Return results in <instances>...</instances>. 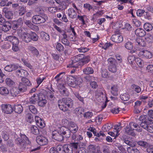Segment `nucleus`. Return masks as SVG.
I'll use <instances>...</instances> for the list:
<instances>
[{
  "label": "nucleus",
  "mask_w": 153,
  "mask_h": 153,
  "mask_svg": "<svg viewBox=\"0 0 153 153\" xmlns=\"http://www.w3.org/2000/svg\"><path fill=\"white\" fill-rule=\"evenodd\" d=\"M108 62L109 64V65H116L117 63L116 60L113 57H110L108 58Z\"/></svg>",
  "instance_id": "3c124183"
},
{
  "label": "nucleus",
  "mask_w": 153,
  "mask_h": 153,
  "mask_svg": "<svg viewBox=\"0 0 153 153\" xmlns=\"http://www.w3.org/2000/svg\"><path fill=\"white\" fill-rule=\"evenodd\" d=\"M135 57L132 55H130L128 57V62L132 64L134 60L135 61Z\"/></svg>",
  "instance_id": "69168bd1"
},
{
  "label": "nucleus",
  "mask_w": 153,
  "mask_h": 153,
  "mask_svg": "<svg viewBox=\"0 0 153 153\" xmlns=\"http://www.w3.org/2000/svg\"><path fill=\"white\" fill-rule=\"evenodd\" d=\"M29 109L31 112L33 114H36L37 113V111L34 106L32 105H30Z\"/></svg>",
  "instance_id": "052dcab7"
},
{
  "label": "nucleus",
  "mask_w": 153,
  "mask_h": 153,
  "mask_svg": "<svg viewBox=\"0 0 153 153\" xmlns=\"http://www.w3.org/2000/svg\"><path fill=\"white\" fill-rule=\"evenodd\" d=\"M56 48L59 51H61L63 50L64 48L61 44L59 43H58L56 46Z\"/></svg>",
  "instance_id": "e2e57ef3"
},
{
  "label": "nucleus",
  "mask_w": 153,
  "mask_h": 153,
  "mask_svg": "<svg viewBox=\"0 0 153 153\" xmlns=\"http://www.w3.org/2000/svg\"><path fill=\"white\" fill-rule=\"evenodd\" d=\"M45 76H40L36 79L37 84L38 85H39L45 79Z\"/></svg>",
  "instance_id": "13d9d810"
},
{
  "label": "nucleus",
  "mask_w": 153,
  "mask_h": 153,
  "mask_svg": "<svg viewBox=\"0 0 153 153\" xmlns=\"http://www.w3.org/2000/svg\"><path fill=\"white\" fill-rule=\"evenodd\" d=\"M5 83L7 86L11 87L14 86L15 83L13 80L9 77H7L5 79Z\"/></svg>",
  "instance_id": "c85d7f7f"
},
{
  "label": "nucleus",
  "mask_w": 153,
  "mask_h": 153,
  "mask_svg": "<svg viewBox=\"0 0 153 153\" xmlns=\"http://www.w3.org/2000/svg\"><path fill=\"white\" fill-rule=\"evenodd\" d=\"M83 56V54H79L76 56L73 57L71 59V64L68 67H69L77 68L78 66L77 62L81 61V56Z\"/></svg>",
  "instance_id": "f8f14e48"
},
{
  "label": "nucleus",
  "mask_w": 153,
  "mask_h": 153,
  "mask_svg": "<svg viewBox=\"0 0 153 153\" xmlns=\"http://www.w3.org/2000/svg\"><path fill=\"white\" fill-rule=\"evenodd\" d=\"M19 68V66L18 65L13 64L7 65L4 69L6 71L11 72L17 70Z\"/></svg>",
  "instance_id": "412c9836"
},
{
  "label": "nucleus",
  "mask_w": 153,
  "mask_h": 153,
  "mask_svg": "<svg viewBox=\"0 0 153 153\" xmlns=\"http://www.w3.org/2000/svg\"><path fill=\"white\" fill-rule=\"evenodd\" d=\"M125 47L128 50H131L133 48V46L131 42H128L125 43Z\"/></svg>",
  "instance_id": "5fc2aeb1"
},
{
  "label": "nucleus",
  "mask_w": 153,
  "mask_h": 153,
  "mask_svg": "<svg viewBox=\"0 0 153 153\" xmlns=\"http://www.w3.org/2000/svg\"><path fill=\"white\" fill-rule=\"evenodd\" d=\"M15 143L20 148L21 151H23L25 149L26 144L30 145V142L29 140L25 134L20 133V138H16Z\"/></svg>",
  "instance_id": "7ed1b4c3"
},
{
  "label": "nucleus",
  "mask_w": 153,
  "mask_h": 153,
  "mask_svg": "<svg viewBox=\"0 0 153 153\" xmlns=\"http://www.w3.org/2000/svg\"><path fill=\"white\" fill-rule=\"evenodd\" d=\"M71 138L72 140L74 141H80L83 139V137L79 134L76 135L73 134Z\"/></svg>",
  "instance_id": "58836bf2"
},
{
  "label": "nucleus",
  "mask_w": 153,
  "mask_h": 153,
  "mask_svg": "<svg viewBox=\"0 0 153 153\" xmlns=\"http://www.w3.org/2000/svg\"><path fill=\"white\" fill-rule=\"evenodd\" d=\"M81 61L84 64H85L88 63L90 60V57L88 56H84L83 54V56H81Z\"/></svg>",
  "instance_id": "a19ab883"
},
{
  "label": "nucleus",
  "mask_w": 153,
  "mask_h": 153,
  "mask_svg": "<svg viewBox=\"0 0 153 153\" xmlns=\"http://www.w3.org/2000/svg\"><path fill=\"white\" fill-rule=\"evenodd\" d=\"M135 33L137 36L140 37H142L145 35L146 33L143 29L138 28L135 30Z\"/></svg>",
  "instance_id": "393cba45"
},
{
  "label": "nucleus",
  "mask_w": 153,
  "mask_h": 153,
  "mask_svg": "<svg viewBox=\"0 0 153 153\" xmlns=\"http://www.w3.org/2000/svg\"><path fill=\"white\" fill-rule=\"evenodd\" d=\"M82 82V79L76 76H70L68 79L67 83L69 86L73 88L81 84Z\"/></svg>",
  "instance_id": "20e7f679"
},
{
  "label": "nucleus",
  "mask_w": 153,
  "mask_h": 153,
  "mask_svg": "<svg viewBox=\"0 0 153 153\" xmlns=\"http://www.w3.org/2000/svg\"><path fill=\"white\" fill-rule=\"evenodd\" d=\"M66 134L65 137L68 138L70 136V131L68 130L66 128L62 127L58 130L53 131L52 136L56 140L59 141H62L64 139L63 135Z\"/></svg>",
  "instance_id": "f257e3e1"
},
{
  "label": "nucleus",
  "mask_w": 153,
  "mask_h": 153,
  "mask_svg": "<svg viewBox=\"0 0 153 153\" xmlns=\"http://www.w3.org/2000/svg\"><path fill=\"white\" fill-rule=\"evenodd\" d=\"M47 103V100L45 98H43L39 96V98L38 101V105L39 106L44 107Z\"/></svg>",
  "instance_id": "72a5a7b5"
},
{
  "label": "nucleus",
  "mask_w": 153,
  "mask_h": 153,
  "mask_svg": "<svg viewBox=\"0 0 153 153\" xmlns=\"http://www.w3.org/2000/svg\"><path fill=\"white\" fill-rule=\"evenodd\" d=\"M133 123L136 125V127H134L135 130L138 132H140L142 131V128H143L144 129L146 130L149 132L150 133L153 132V128L151 126V125L148 124V122H142L140 124V126L137 123L133 122Z\"/></svg>",
  "instance_id": "39448f33"
},
{
  "label": "nucleus",
  "mask_w": 153,
  "mask_h": 153,
  "mask_svg": "<svg viewBox=\"0 0 153 153\" xmlns=\"http://www.w3.org/2000/svg\"><path fill=\"white\" fill-rule=\"evenodd\" d=\"M5 16L8 19H11L13 17V14L12 11H8L5 14Z\"/></svg>",
  "instance_id": "6e6d98bb"
},
{
  "label": "nucleus",
  "mask_w": 153,
  "mask_h": 153,
  "mask_svg": "<svg viewBox=\"0 0 153 153\" xmlns=\"http://www.w3.org/2000/svg\"><path fill=\"white\" fill-rule=\"evenodd\" d=\"M1 108L2 112L6 114H10L13 111V106L9 104H2Z\"/></svg>",
  "instance_id": "ddd939ff"
},
{
  "label": "nucleus",
  "mask_w": 153,
  "mask_h": 153,
  "mask_svg": "<svg viewBox=\"0 0 153 153\" xmlns=\"http://www.w3.org/2000/svg\"><path fill=\"white\" fill-rule=\"evenodd\" d=\"M4 40L11 42L12 45L19 44V41L17 37L13 36H9L6 37Z\"/></svg>",
  "instance_id": "f3484780"
},
{
  "label": "nucleus",
  "mask_w": 153,
  "mask_h": 153,
  "mask_svg": "<svg viewBox=\"0 0 153 153\" xmlns=\"http://www.w3.org/2000/svg\"><path fill=\"white\" fill-rule=\"evenodd\" d=\"M25 23L29 28L32 30L35 31L39 30V28L38 26L33 25L31 21L29 20H26L25 22Z\"/></svg>",
  "instance_id": "5701e85b"
},
{
  "label": "nucleus",
  "mask_w": 153,
  "mask_h": 153,
  "mask_svg": "<svg viewBox=\"0 0 153 153\" xmlns=\"http://www.w3.org/2000/svg\"><path fill=\"white\" fill-rule=\"evenodd\" d=\"M136 125L133 123V122L129 123L128 125L124 128L125 133L129 135L134 136L136 135L134 131V129L132 128L136 127Z\"/></svg>",
  "instance_id": "1a4fd4ad"
},
{
  "label": "nucleus",
  "mask_w": 153,
  "mask_h": 153,
  "mask_svg": "<svg viewBox=\"0 0 153 153\" xmlns=\"http://www.w3.org/2000/svg\"><path fill=\"white\" fill-rule=\"evenodd\" d=\"M137 144L145 148L149 146V144L147 143L143 140L138 141Z\"/></svg>",
  "instance_id": "09e8293b"
},
{
  "label": "nucleus",
  "mask_w": 153,
  "mask_h": 153,
  "mask_svg": "<svg viewBox=\"0 0 153 153\" xmlns=\"http://www.w3.org/2000/svg\"><path fill=\"white\" fill-rule=\"evenodd\" d=\"M23 23V20L22 18H19L17 20H15L13 21V25L12 26V28L14 30H16L17 28L21 27Z\"/></svg>",
  "instance_id": "dca6fc26"
},
{
  "label": "nucleus",
  "mask_w": 153,
  "mask_h": 153,
  "mask_svg": "<svg viewBox=\"0 0 153 153\" xmlns=\"http://www.w3.org/2000/svg\"><path fill=\"white\" fill-rule=\"evenodd\" d=\"M30 41L32 40L34 41H37L38 40V36L36 33L33 32H31L30 33Z\"/></svg>",
  "instance_id": "79ce46f5"
},
{
  "label": "nucleus",
  "mask_w": 153,
  "mask_h": 153,
  "mask_svg": "<svg viewBox=\"0 0 153 153\" xmlns=\"http://www.w3.org/2000/svg\"><path fill=\"white\" fill-rule=\"evenodd\" d=\"M135 61L137 65L140 67H142L144 65V63L143 61L139 58H135Z\"/></svg>",
  "instance_id": "37998d69"
},
{
  "label": "nucleus",
  "mask_w": 153,
  "mask_h": 153,
  "mask_svg": "<svg viewBox=\"0 0 153 153\" xmlns=\"http://www.w3.org/2000/svg\"><path fill=\"white\" fill-rule=\"evenodd\" d=\"M143 27L147 31H149L152 30L153 26L152 25L149 23H146L143 25Z\"/></svg>",
  "instance_id": "e433bc0d"
},
{
  "label": "nucleus",
  "mask_w": 153,
  "mask_h": 153,
  "mask_svg": "<svg viewBox=\"0 0 153 153\" xmlns=\"http://www.w3.org/2000/svg\"><path fill=\"white\" fill-rule=\"evenodd\" d=\"M111 92L114 95L116 96L118 94V88L116 86L114 85L111 87Z\"/></svg>",
  "instance_id": "8fccbe9b"
},
{
  "label": "nucleus",
  "mask_w": 153,
  "mask_h": 153,
  "mask_svg": "<svg viewBox=\"0 0 153 153\" xmlns=\"http://www.w3.org/2000/svg\"><path fill=\"white\" fill-rule=\"evenodd\" d=\"M27 49L34 56H38L39 54V51L36 48L30 45L28 47Z\"/></svg>",
  "instance_id": "aec40b11"
},
{
  "label": "nucleus",
  "mask_w": 153,
  "mask_h": 153,
  "mask_svg": "<svg viewBox=\"0 0 153 153\" xmlns=\"http://www.w3.org/2000/svg\"><path fill=\"white\" fill-rule=\"evenodd\" d=\"M79 144L77 142H73L70 144L64 145L63 147L64 152L65 153H73L74 151L77 149Z\"/></svg>",
  "instance_id": "423d86ee"
},
{
  "label": "nucleus",
  "mask_w": 153,
  "mask_h": 153,
  "mask_svg": "<svg viewBox=\"0 0 153 153\" xmlns=\"http://www.w3.org/2000/svg\"><path fill=\"white\" fill-rule=\"evenodd\" d=\"M93 115V114L92 112H87L84 114V117L86 118L90 119L91 118Z\"/></svg>",
  "instance_id": "338daca9"
},
{
  "label": "nucleus",
  "mask_w": 153,
  "mask_h": 153,
  "mask_svg": "<svg viewBox=\"0 0 153 153\" xmlns=\"http://www.w3.org/2000/svg\"><path fill=\"white\" fill-rule=\"evenodd\" d=\"M11 27V25L8 21H7L5 23L0 27V33H2L3 31L6 32L8 31Z\"/></svg>",
  "instance_id": "6ab92c4d"
},
{
  "label": "nucleus",
  "mask_w": 153,
  "mask_h": 153,
  "mask_svg": "<svg viewBox=\"0 0 153 153\" xmlns=\"http://www.w3.org/2000/svg\"><path fill=\"white\" fill-rule=\"evenodd\" d=\"M83 71L84 74H93L94 72L93 68L91 67H86L83 70Z\"/></svg>",
  "instance_id": "2f4dec72"
},
{
  "label": "nucleus",
  "mask_w": 153,
  "mask_h": 153,
  "mask_svg": "<svg viewBox=\"0 0 153 153\" xmlns=\"http://www.w3.org/2000/svg\"><path fill=\"white\" fill-rule=\"evenodd\" d=\"M41 36L42 39L46 41H48L50 39V36L47 33L42 32L41 33Z\"/></svg>",
  "instance_id": "a18cd8bd"
},
{
  "label": "nucleus",
  "mask_w": 153,
  "mask_h": 153,
  "mask_svg": "<svg viewBox=\"0 0 153 153\" xmlns=\"http://www.w3.org/2000/svg\"><path fill=\"white\" fill-rule=\"evenodd\" d=\"M22 82H20L19 86V92H23L27 89V86H30L31 83L28 79L25 78H22L21 79Z\"/></svg>",
  "instance_id": "6e6552de"
},
{
  "label": "nucleus",
  "mask_w": 153,
  "mask_h": 153,
  "mask_svg": "<svg viewBox=\"0 0 153 153\" xmlns=\"http://www.w3.org/2000/svg\"><path fill=\"white\" fill-rule=\"evenodd\" d=\"M108 69L110 71L114 73L117 71V68L116 65H110L109 66Z\"/></svg>",
  "instance_id": "680f3d73"
},
{
  "label": "nucleus",
  "mask_w": 153,
  "mask_h": 153,
  "mask_svg": "<svg viewBox=\"0 0 153 153\" xmlns=\"http://www.w3.org/2000/svg\"><path fill=\"white\" fill-rule=\"evenodd\" d=\"M73 105V101L69 98H63L58 101V105L59 109L64 112L67 111L68 108H71Z\"/></svg>",
  "instance_id": "f03ea898"
},
{
  "label": "nucleus",
  "mask_w": 153,
  "mask_h": 153,
  "mask_svg": "<svg viewBox=\"0 0 153 153\" xmlns=\"http://www.w3.org/2000/svg\"><path fill=\"white\" fill-rule=\"evenodd\" d=\"M11 47L10 43L7 42H4V44L2 46V48L5 49H9Z\"/></svg>",
  "instance_id": "bf43d9fd"
},
{
  "label": "nucleus",
  "mask_w": 153,
  "mask_h": 153,
  "mask_svg": "<svg viewBox=\"0 0 153 153\" xmlns=\"http://www.w3.org/2000/svg\"><path fill=\"white\" fill-rule=\"evenodd\" d=\"M53 27L59 33V37L66 34V32L60 27H59L56 25H54Z\"/></svg>",
  "instance_id": "cd10ccee"
},
{
  "label": "nucleus",
  "mask_w": 153,
  "mask_h": 153,
  "mask_svg": "<svg viewBox=\"0 0 153 153\" xmlns=\"http://www.w3.org/2000/svg\"><path fill=\"white\" fill-rule=\"evenodd\" d=\"M62 43L65 45H68L69 42L67 39V35L66 34L60 37Z\"/></svg>",
  "instance_id": "7c9ffc66"
},
{
  "label": "nucleus",
  "mask_w": 153,
  "mask_h": 153,
  "mask_svg": "<svg viewBox=\"0 0 153 153\" xmlns=\"http://www.w3.org/2000/svg\"><path fill=\"white\" fill-rule=\"evenodd\" d=\"M133 23L137 27H139L141 23L138 19H132Z\"/></svg>",
  "instance_id": "774afa93"
},
{
  "label": "nucleus",
  "mask_w": 153,
  "mask_h": 153,
  "mask_svg": "<svg viewBox=\"0 0 153 153\" xmlns=\"http://www.w3.org/2000/svg\"><path fill=\"white\" fill-rule=\"evenodd\" d=\"M19 92L18 89L16 88H12L10 90V94L11 96L13 97L16 96L19 94Z\"/></svg>",
  "instance_id": "473e14b6"
},
{
  "label": "nucleus",
  "mask_w": 153,
  "mask_h": 153,
  "mask_svg": "<svg viewBox=\"0 0 153 153\" xmlns=\"http://www.w3.org/2000/svg\"><path fill=\"white\" fill-rule=\"evenodd\" d=\"M75 112L76 114L81 115L84 114V109L82 107L76 108L75 110Z\"/></svg>",
  "instance_id": "de8ad7c7"
},
{
  "label": "nucleus",
  "mask_w": 153,
  "mask_h": 153,
  "mask_svg": "<svg viewBox=\"0 0 153 153\" xmlns=\"http://www.w3.org/2000/svg\"><path fill=\"white\" fill-rule=\"evenodd\" d=\"M101 76L104 78H107L108 77V71L107 69L104 68L102 69Z\"/></svg>",
  "instance_id": "864d4df0"
},
{
  "label": "nucleus",
  "mask_w": 153,
  "mask_h": 153,
  "mask_svg": "<svg viewBox=\"0 0 153 153\" xmlns=\"http://www.w3.org/2000/svg\"><path fill=\"white\" fill-rule=\"evenodd\" d=\"M112 127L111 124H107L104 125L102 127V130L104 132L110 130Z\"/></svg>",
  "instance_id": "49530a36"
},
{
  "label": "nucleus",
  "mask_w": 153,
  "mask_h": 153,
  "mask_svg": "<svg viewBox=\"0 0 153 153\" xmlns=\"http://www.w3.org/2000/svg\"><path fill=\"white\" fill-rule=\"evenodd\" d=\"M136 44L142 47L145 46L146 45V43L144 41L140 38H138L136 39Z\"/></svg>",
  "instance_id": "c9c22d12"
},
{
  "label": "nucleus",
  "mask_w": 153,
  "mask_h": 153,
  "mask_svg": "<svg viewBox=\"0 0 153 153\" xmlns=\"http://www.w3.org/2000/svg\"><path fill=\"white\" fill-rule=\"evenodd\" d=\"M58 89L60 94L63 96H68L69 93L63 84H59L57 86Z\"/></svg>",
  "instance_id": "4468645a"
},
{
  "label": "nucleus",
  "mask_w": 153,
  "mask_h": 153,
  "mask_svg": "<svg viewBox=\"0 0 153 153\" xmlns=\"http://www.w3.org/2000/svg\"><path fill=\"white\" fill-rule=\"evenodd\" d=\"M121 99L124 101H126L129 99V95L127 94H125L123 95H121L120 96Z\"/></svg>",
  "instance_id": "4d7b16f0"
},
{
  "label": "nucleus",
  "mask_w": 153,
  "mask_h": 153,
  "mask_svg": "<svg viewBox=\"0 0 153 153\" xmlns=\"http://www.w3.org/2000/svg\"><path fill=\"white\" fill-rule=\"evenodd\" d=\"M17 69L18 70L16 71V73L19 76L24 78V77L27 75V72L26 71L21 69L19 66V68Z\"/></svg>",
  "instance_id": "a878e982"
},
{
  "label": "nucleus",
  "mask_w": 153,
  "mask_h": 153,
  "mask_svg": "<svg viewBox=\"0 0 153 153\" xmlns=\"http://www.w3.org/2000/svg\"><path fill=\"white\" fill-rule=\"evenodd\" d=\"M103 93L102 92V89H100L97 90L95 93V98L99 102H102L103 101L102 96Z\"/></svg>",
  "instance_id": "4be33fe9"
},
{
  "label": "nucleus",
  "mask_w": 153,
  "mask_h": 153,
  "mask_svg": "<svg viewBox=\"0 0 153 153\" xmlns=\"http://www.w3.org/2000/svg\"><path fill=\"white\" fill-rule=\"evenodd\" d=\"M68 16L71 19H75L76 16V11L72 8L68 9L67 11Z\"/></svg>",
  "instance_id": "b1692460"
},
{
  "label": "nucleus",
  "mask_w": 153,
  "mask_h": 153,
  "mask_svg": "<svg viewBox=\"0 0 153 153\" xmlns=\"http://www.w3.org/2000/svg\"><path fill=\"white\" fill-rule=\"evenodd\" d=\"M9 93V90L7 87L4 86L0 87V94L1 95L5 96Z\"/></svg>",
  "instance_id": "bb28decb"
},
{
  "label": "nucleus",
  "mask_w": 153,
  "mask_h": 153,
  "mask_svg": "<svg viewBox=\"0 0 153 153\" xmlns=\"http://www.w3.org/2000/svg\"><path fill=\"white\" fill-rule=\"evenodd\" d=\"M13 107V110L17 113H21L23 110V108L20 105H15Z\"/></svg>",
  "instance_id": "f704fd0d"
},
{
  "label": "nucleus",
  "mask_w": 153,
  "mask_h": 153,
  "mask_svg": "<svg viewBox=\"0 0 153 153\" xmlns=\"http://www.w3.org/2000/svg\"><path fill=\"white\" fill-rule=\"evenodd\" d=\"M36 141L38 144L42 146L45 145L48 143V139L45 137L42 136L37 137Z\"/></svg>",
  "instance_id": "2eb2a0df"
},
{
  "label": "nucleus",
  "mask_w": 153,
  "mask_h": 153,
  "mask_svg": "<svg viewBox=\"0 0 153 153\" xmlns=\"http://www.w3.org/2000/svg\"><path fill=\"white\" fill-rule=\"evenodd\" d=\"M114 34L111 37V40L113 42L120 43L123 40V36L119 33V31H115Z\"/></svg>",
  "instance_id": "9b49d317"
},
{
  "label": "nucleus",
  "mask_w": 153,
  "mask_h": 153,
  "mask_svg": "<svg viewBox=\"0 0 153 153\" xmlns=\"http://www.w3.org/2000/svg\"><path fill=\"white\" fill-rule=\"evenodd\" d=\"M25 12V9L24 6H21L19 7V14L20 16L24 15Z\"/></svg>",
  "instance_id": "603ef678"
},
{
  "label": "nucleus",
  "mask_w": 153,
  "mask_h": 153,
  "mask_svg": "<svg viewBox=\"0 0 153 153\" xmlns=\"http://www.w3.org/2000/svg\"><path fill=\"white\" fill-rule=\"evenodd\" d=\"M139 55L147 59H150L152 56V53L150 52L147 50L140 51L139 53Z\"/></svg>",
  "instance_id": "a211bd4d"
},
{
  "label": "nucleus",
  "mask_w": 153,
  "mask_h": 153,
  "mask_svg": "<svg viewBox=\"0 0 153 153\" xmlns=\"http://www.w3.org/2000/svg\"><path fill=\"white\" fill-rule=\"evenodd\" d=\"M39 98V95L38 94H34L29 99V101L31 103L35 104L38 101Z\"/></svg>",
  "instance_id": "c756f323"
},
{
  "label": "nucleus",
  "mask_w": 153,
  "mask_h": 153,
  "mask_svg": "<svg viewBox=\"0 0 153 153\" xmlns=\"http://www.w3.org/2000/svg\"><path fill=\"white\" fill-rule=\"evenodd\" d=\"M131 88L133 90L137 93H140L141 91V88L140 87L135 84L132 85Z\"/></svg>",
  "instance_id": "c03bdc74"
},
{
  "label": "nucleus",
  "mask_w": 153,
  "mask_h": 153,
  "mask_svg": "<svg viewBox=\"0 0 153 153\" xmlns=\"http://www.w3.org/2000/svg\"><path fill=\"white\" fill-rule=\"evenodd\" d=\"M17 34L22 40L26 42L30 41V34L25 32L24 28L22 27L18 30Z\"/></svg>",
  "instance_id": "0eeeda50"
},
{
  "label": "nucleus",
  "mask_w": 153,
  "mask_h": 153,
  "mask_svg": "<svg viewBox=\"0 0 153 153\" xmlns=\"http://www.w3.org/2000/svg\"><path fill=\"white\" fill-rule=\"evenodd\" d=\"M87 149L88 152L90 153H93L95 152L96 148L95 146L93 145H90L87 147Z\"/></svg>",
  "instance_id": "ea45409f"
},
{
  "label": "nucleus",
  "mask_w": 153,
  "mask_h": 153,
  "mask_svg": "<svg viewBox=\"0 0 153 153\" xmlns=\"http://www.w3.org/2000/svg\"><path fill=\"white\" fill-rule=\"evenodd\" d=\"M48 10L51 13H54L57 11V7H49Z\"/></svg>",
  "instance_id": "0e129e2a"
},
{
  "label": "nucleus",
  "mask_w": 153,
  "mask_h": 153,
  "mask_svg": "<svg viewBox=\"0 0 153 153\" xmlns=\"http://www.w3.org/2000/svg\"><path fill=\"white\" fill-rule=\"evenodd\" d=\"M47 16L45 15H36L33 16L32 22L34 24H39L45 22Z\"/></svg>",
  "instance_id": "9d476101"
},
{
  "label": "nucleus",
  "mask_w": 153,
  "mask_h": 153,
  "mask_svg": "<svg viewBox=\"0 0 153 153\" xmlns=\"http://www.w3.org/2000/svg\"><path fill=\"white\" fill-rule=\"evenodd\" d=\"M30 131L33 134L37 135L39 133V131L38 128L36 126H32L30 128Z\"/></svg>",
  "instance_id": "4c0bfd02"
}]
</instances>
